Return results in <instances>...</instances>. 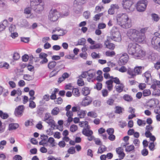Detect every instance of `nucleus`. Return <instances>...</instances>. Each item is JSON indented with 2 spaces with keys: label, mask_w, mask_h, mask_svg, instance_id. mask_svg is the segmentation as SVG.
Segmentation results:
<instances>
[{
  "label": "nucleus",
  "mask_w": 160,
  "mask_h": 160,
  "mask_svg": "<svg viewBox=\"0 0 160 160\" xmlns=\"http://www.w3.org/2000/svg\"><path fill=\"white\" fill-rule=\"evenodd\" d=\"M117 24L124 28H128L131 27V20L126 13H120L116 16Z\"/></svg>",
  "instance_id": "1"
},
{
  "label": "nucleus",
  "mask_w": 160,
  "mask_h": 160,
  "mask_svg": "<svg viewBox=\"0 0 160 160\" xmlns=\"http://www.w3.org/2000/svg\"><path fill=\"white\" fill-rule=\"evenodd\" d=\"M44 3L42 0H30V7H27L24 10L25 13L29 14L32 9L36 12L43 11L44 8Z\"/></svg>",
  "instance_id": "2"
},
{
  "label": "nucleus",
  "mask_w": 160,
  "mask_h": 160,
  "mask_svg": "<svg viewBox=\"0 0 160 160\" xmlns=\"http://www.w3.org/2000/svg\"><path fill=\"white\" fill-rule=\"evenodd\" d=\"M139 33V31L134 29H130L127 32V36L131 40L140 43L139 41V39L140 38L138 34Z\"/></svg>",
  "instance_id": "3"
},
{
  "label": "nucleus",
  "mask_w": 160,
  "mask_h": 160,
  "mask_svg": "<svg viewBox=\"0 0 160 160\" xmlns=\"http://www.w3.org/2000/svg\"><path fill=\"white\" fill-rule=\"evenodd\" d=\"M154 34L155 36L152 38L151 43L155 49L160 52V37H158L160 35V32L158 31L155 32Z\"/></svg>",
  "instance_id": "4"
},
{
  "label": "nucleus",
  "mask_w": 160,
  "mask_h": 160,
  "mask_svg": "<svg viewBox=\"0 0 160 160\" xmlns=\"http://www.w3.org/2000/svg\"><path fill=\"white\" fill-rule=\"evenodd\" d=\"M110 38L112 40L117 42H120L122 40L120 32L115 28H113L111 30Z\"/></svg>",
  "instance_id": "5"
},
{
  "label": "nucleus",
  "mask_w": 160,
  "mask_h": 160,
  "mask_svg": "<svg viewBox=\"0 0 160 160\" xmlns=\"http://www.w3.org/2000/svg\"><path fill=\"white\" fill-rule=\"evenodd\" d=\"M122 4L124 9L128 12L133 11L135 8L134 3L132 0H123Z\"/></svg>",
  "instance_id": "6"
},
{
  "label": "nucleus",
  "mask_w": 160,
  "mask_h": 160,
  "mask_svg": "<svg viewBox=\"0 0 160 160\" xmlns=\"http://www.w3.org/2000/svg\"><path fill=\"white\" fill-rule=\"evenodd\" d=\"M139 47L138 44L135 43H129L127 48L128 53L129 55L133 57L137 51V48H138Z\"/></svg>",
  "instance_id": "7"
},
{
  "label": "nucleus",
  "mask_w": 160,
  "mask_h": 160,
  "mask_svg": "<svg viewBox=\"0 0 160 160\" xmlns=\"http://www.w3.org/2000/svg\"><path fill=\"white\" fill-rule=\"evenodd\" d=\"M147 5V0H140L137 4V9L139 12H142L144 11Z\"/></svg>",
  "instance_id": "8"
},
{
  "label": "nucleus",
  "mask_w": 160,
  "mask_h": 160,
  "mask_svg": "<svg viewBox=\"0 0 160 160\" xmlns=\"http://www.w3.org/2000/svg\"><path fill=\"white\" fill-rule=\"evenodd\" d=\"M59 16V12L57 10H52L50 11L48 18L51 21L55 22L58 20Z\"/></svg>",
  "instance_id": "9"
},
{
  "label": "nucleus",
  "mask_w": 160,
  "mask_h": 160,
  "mask_svg": "<svg viewBox=\"0 0 160 160\" xmlns=\"http://www.w3.org/2000/svg\"><path fill=\"white\" fill-rule=\"evenodd\" d=\"M58 11L59 12L60 16L62 17L67 16L69 14L68 7L66 5L61 6L60 10Z\"/></svg>",
  "instance_id": "10"
},
{
  "label": "nucleus",
  "mask_w": 160,
  "mask_h": 160,
  "mask_svg": "<svg viewBox=\"0 0 160 160\" xmlns=\"http://www.w3.org/2000/svg\"><path fill=\"white\" fill-rule=\"evenodd\" d=\"M145 55V52L139 46L138 48H137V51L133 57L135 58L143 59L144 58Z\"/></svg>",
  "instance_id": "11"
},
{
  "label": "nucleus",
  "mask_w": 160,
  "mask_h": 160,
  "mask_svg": "<svg viewBox=\"0 0 160 160\" xmlns=\"http://www.w3.org/2000/svg\"><path fill=\"white\" fill-rule=\"evenodd\" d=\"M128 56L127 53H123L119 58V64L120 65H125L128 61Z\"/></svg>",
  "instance_id": "12"
},
{
  "label": "nucleus",
  "mask_w": 160,
  "mask_h": 160,
  "mask_svg": "<svg viewBox=\"0 0 160 160\" xmlns=\"http://www.w3.org/2000/svg\"><path fill=\"white\" fill-rule=\"evenodd\" d=\"M92 101V99L91 97L87 96L83 98L81 104L82 106L85 107L90 105Z\"/></svg>",
  "instance_id": "13"
},
{
  "label": "nucleus",
  "mask_w": 160,
  "mask_h": 160,
  "mask_svg": "<svg viewBox=\"0 0 160 160\" xmlns=\"http://www.w3.org/2000/svg\"><path fill=\"white\" fill-rule=\"evenodd\" d=\"M148 29V28H144L141 29L140 30V31H139L140 33L138 34L140 38L139 39V41L140 42H142L145 39V33L147 31Z\"/></svg>",
  "instance_id": "14"
},
{
  "label": "nucleus",
  "mask_w": 160,
  "mask_h": 160,
  "mask_svg": "<svg viewBox=\"0 0 160 160\" xmlns=\"http://www.w3.org/2000/svg\"><path fill=\"white\" fill-rule=\"evenodd\" d=\"M48 56L47 54L44 52H41L39 54V58L42 59L40 62V63L41 64H43L47 63L48 62V60L47 58Z\"/></svg>",
  "instance_id": "15"
},
{
  "label": "nucleus",
  "mask_w": 160,
  "mask_h": 160,
  "mask_svg": "<svg viewBox=\"0 0 160 160\" xmlns=\"http://www.w3.org/2000/svg\"><path fill=\"white\" fill-rule=\"evenodd\" d=\"M96 72L94 70H90L88 71L87 78L88 81L89 82H93V78Z\"/></svg>",
  "instance_id": "16"
},
{
  "label": "nucleus",
  "mask_w": 160,
  "mask_h": 160,
  "mask_svg": "<svg viewBox=\"0 0 160 160\" xmlns=\"http://www.w3.org/2000/svg\"><path fill=\"white\" fill-rule=\"evenodd\" d=\"M119 7L117 4H111L110 8L108 10V13L111 15L113 14L115 12V10L118 9Z\"/></svg>",
  "instance_id": "17"
},
{
  "label": "nucleus",
  "mask_w": 160,
  "mask_h": 160,
  "mask_svg": "<svg viewBox=\"0 0 160 160\" xmlns=\"http://www.w3.org/2000/svg\"><path fill=\"white\" fill-rule=\"evenodd\" d=\"M90 128L89 126H87V128H83L82 131V133L86 136L92 135L93 132L89 129Z\"/></svg>",
  "instance_id": "18"
},
{
  "label": "nucleus",
  "mask_w": 160,
  "mask_h": 160,
  "mask_svg": "<svg viewBox=\"0 0 160 160\" xmlns=\"http://www.w3.org/2000/svg\"><path fill=\"white\" fill-rule=\"evenodd\" d=\"M153 127L150 125H147L145 128V135L146 137H149V135H152V133L150 132L153 130Z\"/></svg>",
  "instance_id": "19"
},
{
  "label": "nucleus",
  "mask_w": 160,
  "mask_h": 160,
  "mask_svg": "<svg viewBox=\"0 0 160 160\" xmlns=\"http://www.w3.org/2000/svg\"><path fill=\"white\" fill-rule=\"evenodd\" d=\"M23 106H19L16 109L15 112L16 115L21 116L23 112Z\"/></svg>",
  "instance_id": "20"
},
{
  "label": "nucleus",
  "mask_w": 160,
  "mask_h": 160,
  "mask_svg": "<svg viewBox=\"0 0 160 160\" xmlns=\"http://www.w3.org/2000/svg\"><path fill=\"white\" fill-rule=\"evenodd\" d=\"M8 22L6 19L3 20L0 24V32L3 31L6 27L8 26Z\"/></svg>",
  "instance_id": "21"
},
{
  "label": "nucleus",
  "mask_w": 160,
  "mask_h": 160,
  "mask_svg": "<svg viewBox=\"0 0 160 160\" xmlns=\"http://www.w3.org/2000/svg\"><path fill=\"white\" fill-rule=\"evenodd\" d=\"M116 151L117 153L119 155V158L121 159H123L125 155L123 152V149L121 147H119L116 148Z\"/></svg>",
  "instance_id": "22"
},
{
  "label": "nucleus",
  "mask_w": 160,
  "mask_h": 160,
  "mask_svg": "<svg viewBox=\"0 0 160 160\" xmlns=\"http://www.w3.org/2000/svg\"><path fill=\"white\" fill-rule=\"evenodd\" d=\"M116 90L118 93L122 92L124 88V85L122 83L117 84L115 86Z\"/></svg>",
  "instance_id": "23"
},
{
  "label": "nucleus",
  "mask_w": 160,
  "mask_h": 160,
  "mask_svg": "<svg viewBox=\"0 0 160 160\" xmlns=\"http://www.w3.org/2000/svg\"><path fill=\"white\" fill-rule=\"evenodd\" d=\"M104 44L107 48L111 50H113L115 47L114 44L110 43L108 40L105 41Z\"/></svg>",
  "instance_id": "24"
},
{
  "label": "nucleus",
  "mask_w": 160,
  "mask_h": 160,
  "mask_svg": "<svg viewBox=\"0 0 160 160\" xmlns=\"http://www.w3.org/2000/svg\"><path fill=\"white\" fill-rule=\"evenodd\" d=\"M158 103V100L155 99H152L150 100L148 102V106L151 108L153 106H155Z\"/></svg>",
  "instance_id": "25"
},
{
  "label": "nucleus",
  "mask_w": 160,
  "mask_h": 160,
  "mask_svg": "<svg viewBox=\"0 0 160 160\" xmlns=\"http://www.w3.org/2000/svg\"><path fill=\"white\" fill-rule=\"evenodd\" d=\"M90 90L88 87H84L82 89V93L85 96H86L90 94Z\"/></svg>",
  "instance_id": "26"
},
{
  "label": "nucleus",
  "mask_w": 160,
  "mask_h": 160,
  "mask_svg": "<svg viewBox=\"0 0 160 160\" xmlns=\"http://www.w3.org/2000/svg\"><path fill=\"white\" fill-rule=\"evenodd\" d=\"M142 69H143L144 67L141 66L136 67L134 68V72L136 75L141 74Z\"/></svg>",
  "instance_id": "27"
},
{
  "label": "nucleus",
  "mask_w": 160,
  "mask_h": 160,
  "mask_svg": "<svg viewBox=\"0 0 160 160\" xmlns=\"http://www.w3.org/2000/svg\"><path fill=\"white\" fill-rule=\"evenodd\" d=\"M102 47V45L100 43H96L90 46V48L91 49L101 48Z\"/></svg>",
  "instance_id": "28"
},
{
  "label": "nucleus",
  "mask_w": 160,
  "mask_h": 160,
  "mask_svg": "<svg viewBox=\"0 0 160 160\" xmlns=\"http://www.w3.org/2000/svg\"><path fill=\"white\" fill-rule=\"evenodd\" d=\"M127 73L130 76V78H134L136 76L134 69L129 68L127 70Z\"/></svg>",
  "instance_id": "29"
},
{
  "label": "nucleus",
  "mask_w": 160,
  "mask_h": 160,
  "mask_svg": "<svg viewBox=\"0 0 160 160\" xmlns=\"http://www.w3.org/2000/svg\"><path fill=\"white\" fill-rule=\"evenodd\" d=\"M19 127V125L17 123H11L9 125L8 129L9 130H12L16 129Z\"/></svg>",
  "instance_id": "30"
},
{
  "label": "nucleus",
  "mask_w": 160,
  "mask_h": 160,
  "mask_svg": "<svg viewBox=\"0 0 160 160\" xmlns=\"http://www.w3.org/2000/svg\"><path fill=\"white\" fill-rule=\"evenodd\" d=\"M45 122L48 123L49 125H51V127L53 128H54L56 126L55 122L52 118H51Z\"/></svg>",
  "instance_id": "31"
},
{
  "label": "nucleus",
  "mask_w": 160,
  "mask_h": 160,
  "mask_svg": "<svg viewBox=\"0 0 160 160\" xmlns=\"http://www.w3.org/2000/svg\"><path fill=\"white\" fill-rule=\"evenodd\" d=\"M57 64V62L54 61H50L48 63V67L50 69H53Z\"/></svg>",
  "instance_id": "32"
},
{
  "label": "nucleus",
  "mask_w": 160,
  "mask_h": 160,
  "mask_svg": "<svg viewBox=\"0 0 160 160\" xmlns=\"http://www.w3.org/2000/svg\"><path fill=\"white\" fill-rule=\"evenodd\" d=\"M45 111V108L43 107H39L37 108V113L39 115H42Z\"/></svg>",
  "instance_id": "33"
},
{
  "label": "nucleus",
  "mask_w": 160,
  "mask_h": 160,
  "mask_svg": "<svg viewBox=\"0 0 160 160\" xmlns=\"http://www.w3.org/2000/svg\"><path fill=\"white\" fill-rule=\"evenodd\" d=\"M107 87L109 90L111 91L112 88V80H109L106 82Z\"/></svg>",
  "instance_id": "34"
},
{
  "label": "nucleus",
  "mask_w": 160,
  "mask_h": 160,
  "mask_svg": "<svg viewBox=\"0 0 160 160\" xmlns=\"http://www.w3.org/2000/svg\"><path fill=\"white\" fill-rule=\"evenodd\" d=\"M86 111L80 110V109L78 112V116L80 118H83L86 115Z\"/></svg>",
  "instance_id": "35"
},
{
  "label": "nucleus",
  "mask_w": 160,
  "mask_h": 160,
  "mask_svg": "<svg viewBox=\"0 0 160 160\" xmlns=\"http://www.w3.org/2000/svg\"><path fill=\"white\" fill-rule=\"evenodd\" d=\"M59 112L60 110L59 108L55 107L52 110L51 113L52 115H57L59 113Z\"/></svg>",
  "instance_id": "36"
},
{
  "label": "nucleus",
  "mask_w": 160,
  "mask_h": 160,
  "mask_svg": "<svg viewBox=\"0 0 160 160\" xmlns=\"http://www.w3.org/2000/svg\"><path fill=\"white\" fill-rule=\"evenodd\" d=\"M106 150L107 148L105 146L102 145H101L98 148V153L101 154L106 151Z\"/></svg>",
  "instance_id": "37"
},
{
  "label": "nucleus",
  "mask_w": 160,
  "mask_h": 160,
  "mask_svg": "<svg viewBox=\"0 0 160 160\" xmlns=\"http://www.w3.org/2000/svg\"><path fill=\"white\" fill-rule=\"evenodd\" d=\"M49 143L52 147H54L55 146L56 143L55 142V140L53 138L50 137L47 140V142Z\"/></svg>",
  "instance_id": "38"
},
{
  "label": "nucleus",
  "mask_w": 160,
  "mask_h": 160,
  "mask_svg": "<svg viewBox=\"0 0 160 160\" xmlns=\"http://www.w3.org/2000/svg\"><path fill=\"white\" fill-rule=\"evenodd\" d=\"M144 75L145 77L146 78L145 82H148L150 79V78L151 77V75L150 72L149 71H147L145 72V73L144 74Z\"/></svg>",
  "instance_id": "39"
},
{
  "label": "nucleus",
  "mask_w": 160,
  "mask_h": 160,
  "mask_svg": "<svg viewBox=\"0 0 160 160\" xmlns=\"http://www.w3.org/2000/svg\"><path fill=\"white\" fill-rule=\"evenodd\" d=\"M87 115L88 117L94 118H95L98 116L97 114L95 112L93 111L88 112L87 113Z\"/></svg>",
  "instance_id": "40"
},
{
  "label": "nucleus",
  "mask_w": 160,
  "mask_h": 160,
  "mask_svg": "<svg viewBox=\"0 0 160 160\" xmlns=\"http://www.w3.org/2000/svg\"><path fill=\"white\" fill-rule=\"evenodd\" d=\"M59 66H57L55 69H54L50 74L49 77L50 78L56 75L58 73L59 70L56 71L55 72H54L58 70V68H59Z\"/></svg>",
  "instance_id": "41"
},
{
  "label": "nucleus",
  "mask_w": 160,
  "mask_h": 160,
  "mask_svg": "<svg viewBox=\"0 0 160 160\" xmlns=\"http://www.w3.org/2000/svg\"><path fill=\"white\" fill-rule=\"evenodd\" d=\"M34 77L33 75L29 74H24L23 76V79L25 80L30 81L33 79Z\"/></svg>",
  "instance_id": "42"
},
{
  "label": "nucleus",
  "mask_w": 160,
  "mask_h": 160,
  "mask_svg": "<svg viewBox=\"0 0 160 160\" xmlns=\"http://www.w3.org/2000/svg\"><path fill=\"white\" fill-rule=\"evenodd\" d=\"M110 78L111 79V80H112V83L114 82L117 84H118L120 83V82L119 78L117 77L114 78L113 76H111L110 77Z\"/></svg>",
  "instance_id": "43"
},
{
  "label": "nucleus",
  "mask_w": 160,
  "mask_h": 160,
  "mask_svg": "<svg viewBox=\"0 0 160 160\" xmlns=\"http://www.w3.org/2000/svg\"><path fill=\"white\" fill-rule=\"evenodd\" d=\"M137 123L139 126H143L146 125V122L145 121L138 119L137 121Z\"/></svg>",
  "instance_id": "44"
},
{
  "label": "nucleus",
  "mask_w": 160,
  "mask_h": 160,
  "mask_svg": "<svg viewBox=\"0 0 160 160\" xmlns=\"http://www.w3.org/2000/svg\"><path fill=\"white\" fill-rule=\"evenodd\" d=\"M115 69L122 72H125L127 70V68L124 66H122L120 68H119L118 67H116L115 68Z\"/></svg>",
  "instance_id": "45"
},
{
  "label": "nucleus",
  "mask_w": 160,
  "mask_h": 160,
  "mask_svg": "<svg viewBox=\"0 0 160 160\" xmlns=\"http://www.w3.org/2000/svg\"><path fill=\"white\" fill-rule=\"evenodd\" d=\"M126 148L125 151L127 152H130L133 150L134 149V147L133 145H130L128 146L125 147Z\"/></svg>",
  "instance_id": "46"
},
{
  "label": "nucleus",
  "mask_w": 160,
  "mask_h": 160,
  "mask_svg": "<svg viewBox=\"0 0 160 160\" xmlns=\"http://www.w3.org/2000/svg\"><path fill=\"white\" fill-rule=\"evenodd\" d=\"M72 93L76 97H78L79 96L80 94L79 90L77 88H75L73 89Z\"/></svg>",
  "instance_id": "47"
},
{
  "label": "nucleus",
  "mask_w": 160,
  "mask_h": 160,
  "mask_svg": "<svg viewBox=\"0 0 160 160\" xmlns=\"http://www.w3.org/2000/svg\"><path fill=\"white\" fill-rule=\"evenodd\" d=\"M123 98L125 101L130 102L132 100V98L131 96L128 94H125L123 96Z\"/></svg>",
  "instance_id": "48"
},
{
  "label": "nucleus",
  "mask_w": 160,
  "mask_h": 160,
  "mask_svg": "<svg viewBox=\"0 0 160 160\" xmlns=\"http://www.w3.org/2000/svg\"><path fill=\"white\" fill-rule=\"evenodd\" d=\"M77 126L74 124L71 125L70 128V130L71 132H76L78 130Z\"/></svg>",
  "instance_id": "49"
},
{
  "label": "nucleus",
  "mask_w": 160,
  "mask_h": 160,
  "mask_svg": "<svg viewBox=\"0 0 160 160\" xmlns=\"http://www.w3.org/2000/svg\"><path fill=\"white\" fill-rule=\"evenodd\" d=\"M152 19L155 22H158L159 19L158 16L155 13L152 14L151 15Z\"/></svg>",
  "instance_id": "50"
},
{
  "label": "nucleus",
  "mask_w": 160,
  "mask_h": 160,
  "mask_svg": "<svg viewBox=\"0 0 160 160\" xmlns=\"http://www.w3.org/2000/svg\"><path fill=\"white\" fill-rule=\"evenodd\" d=\"M86 41V39L84 38H82L78 40V45H84Z\"/></svg>",
  "instance_id": "51"
},
{
  "label": "nucleus",
  "mask_w": 160,
  "mask_h": 160,
  "mask_svg": "<svg viewBox=\"0 0 160 160\" xmlns=\"http://www.w3.org/2000/svg\"><path fill=\"white\" fill-rule=\"evenodd\" d=\"M114 100L113 99L109 98L107 101V103L109 105L112 106L114 105Z\"/></svg>",
  "instance_id": "52"
},
{
  "label": "nucleus",
  "mask_w": 160,
  "mask_h": 160,
  "mask_svg": "<svg viewBox=\"0 0 160 160\" xmlns=\"http://www.w3.org/2000/svg\"><path fill=\"white\" fill-rule=\"evenodd\" d=\"M51 118V115L50 113L47 112L45 113L43 121L45 122L47 121L48 119Z\"/></svg>",
  "instance_id": "53"
},
{
  "label": "nucleus",
  "mask_w": 160,
  "mask_h": 160,
  "mask_svg": "<svg viewBox=\"0 0 160 160\" xmlns=\"http://www.w3.org/2000/svg\"><path fill=\"white\" fill-rule=\"evenodd\" d=\"M151 93V91L149 89H145L143 91V95L144 97L149 96Z\"/></svg>",
  "instance_id": "54"
},
{
  "label": "nucleus",
  "mask_w": 160,
  "mask_h": 160,
  "mask_svg": "<svg viewBox=\"0 0 160 160\" xmlns=\"http://www.w3.org/2000/svg\"><path fill=\"white\" fill-rule=\"evenodd\" d=\"M85 1L86 0H75L74 3L78 5H82L85 3Z\"/></svg>",
  "instance_id": "55"
},
{
  "label": "nucleus",
  "mask_w": 160,
  "mask_h": 160,
  "mask_svg": "<svg viewBox=\"0 0 160 160\" xmlns=\"http://www.w3.org/2000/svg\"><path fill=\"white\" fill-rule=\"evenodd\" d=\"M106 55L107 56L112 57L115 55V52L113 51H107L106 52Z\"/></svg>",
  "instance_id": "56"
},
{
  "label": "nucleus",
  "mask_w": 160,
  "mask_h": 160,
  "mask_svg": "<svg viewBox=\"0 0 160 160\" xmlns=\"http://www.w3.org/2000/svg\"><path fill=\"white\" fill-rule=\"evenodd\" d=\"M103 15V13H99L98 14L95 15L94 17V20L95 21H97L99 20L100 19V18Z\"/></svg>",
  "instance_id": "57"
},
{
  "label": "nucleus",
  "mask_w": 160,
  "mask_h": 160,
  "mask_svg": "<svg viewBox=\"0 0 160 160\" xmlns=\"http://www.w3.org/2000/svg\"><path fill=\"white\" fill-rule=\"evenodd\" d=\"M48 160H61L60 157L55 158L54 156L50 155L47 158Z\"/></svg>",
  "instance_id": "58"
},
{
  "label": "nucleus",
  "mask_w": 160,
  "mask_h": 160,
  "mask_svg": "<svg viewBox=\"0 0 160 160\" xmlns=\"http://www.w3.org/2000/svg\"><path fill=\"white\" fill-rule=\"evenodd\" d=\"M83 15L85 18L88 19L90 17V13L89 11H86L83 13Z\"/></svg>",
  "instance_id": "59"
},
{
  "label": "nucleus",
  "mask_w": 160,
  "mask_h": 160,
  "mask_svg": "<svg viewBox=\"0 0 160 160\" xmlns=\"http://www.w3.org/2000/svg\"><path fill=\"white\" fill-rule=\"evenodd\" d=\"M118 125L121 128H123L127 125V123L125 121H121L119 122Z\"/></svg>",
  "instance_id": "60"
},
{
  "label": "nucleus",
  "mask_w": 160,
  "mask_h": 160,
  "mask_svg": "<svg viewBox=\"0 0 160 160\" xmlns=\"http://www.w3.org/2000/svg\"><path fill=\"white\" fill-rule=\"evenodd\" d=\"M29 107L31 108H34L36 107V105L35 102L32 100L29 101Z\"/></svg>",
  "instance_id": "61"
},
{
  "label": "nucleus",
  "mask_w": 160,
  "mask_h": 160,
  "mask_svg": "<svg viewBox=\"0 0 160 160\" xmlns=\"http://www.w3.org/2000/svg\"><path fill=\"white\" fill-rule=\"evenodd\" d=\"M78 84L79 86H82L84 85V82L83 80L80 77L78 80Z\"/></svg>",
  "instance_id": "62"
},
{
  "label": "nucleus",
  "mask_w": 160,
  "mask_h": 160,
  "mask_svg": "<svg viewBox=\"0 0 160 160\" xmlns=\"http://www.w3.org/2000/svg\"><path fill=\"white\" fill-rule=\"evenodd\" d=\"M93 105L95 107H98L100 106L101 104V102L100 101L98 100H94L93 102Z\"/></svg>",
  "instance_id": "63"
},
{
  "label": "nucleus",
  "mask_w": 160,
  "mask_h": 160,
  "mask_svg": "<svg viewBox=\"0 0 160 160\" xmlns=\"http://www.w3.org/2000/svg\"><path fill=\"white\" fill-rule=\"evenodd\" d=\"M68 153L73 154L75 153V148L74 147H70L68 150Z\"/></svg>",
  "instance_id": "64"
}]
</instances>
